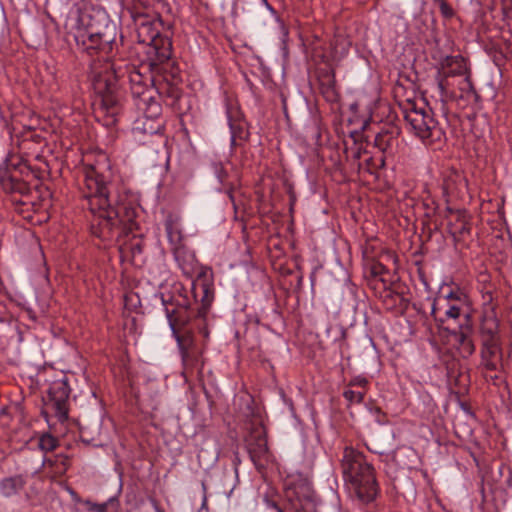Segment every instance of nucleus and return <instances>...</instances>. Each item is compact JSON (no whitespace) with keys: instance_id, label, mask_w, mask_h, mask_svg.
Returning a JSON list of instances; mask_svg holds the SVG:
<instances>
[{"instance_id":"72a5a7b5","label":"nucleus","mask_w":512,"mask_h":512,"mask_svg":"<svg viewBox=\"0 0 512 512\" xmlns=\"http://www.w3.org/2000/svg\"><path fill=\"white\" fill-rule=\"evenodd\" d=\"M436 5L439 6L442 15L447 18L448 17V4L445 0H433Z\"/></svg>"},{"instance_id":"f3484780","label":"nucleus","mask_w":512,"mask_h":512,"mask_svg":"<svg viewBox=\"0 0 512 512\" xmlns=\"http://www.w3.org/2000/svg\"><path fill=\"white\" fill-rule=\"evenodd\" d=\"M226 114L231 133V147L234 148L241 145L242 142H246L250 133L238 107L228 105Z\"/></svg>"},{"instance_id":"bb28decb","label":"nucleus","mask_w":512,"mask_h":512,"mask_svg":"<svg viewBox=\"0 0 512 512\" xmlns=\"http://www.w3.org/2000/svg\"><path fill=\"white\" fill-rule=\"evenodd\" d=\"M38 446L42 451H53L58 446V439L49 433H43L39 437Z\"/></svg>"},{"instance_id":"9d476101","label":"nucleus","mask_w":512,"mask_h":512,"mask_svg":"<svg viewBox=\"0 0 512 512\" xmlns=\"http://www.w3.org/2000/svg\"><path fill=\"white\" fill-rule=\"evenodd\" d=\"M467 59L461 54L450 53V106L454 103L457 108L464 109L476 97Z\"/></svg>"},{"instance_id":"ddd939ff","label":"nucleus","mask_w":512,"mask_h":512,"mask_svg":"<svg viewBox=\"0 0 512 512\" xmlns=\"http://www.w3.org/2000/svg\"><path fill=\"white\" fill-rule=\"evenodd\" d=\"M245 445L255 467L258 470L265 468L272 455L267 444V431L262 423L251 424Z\"/></svg>"},{"instance_id":"c756f323","label":"nucleus","mask_w":512,"mask_h":512,"mask_svg":"<svg viewBox=\"0 0 512 512\" xmlns=\"http://www.w3.org/2000/svg\"><path fill=\"white\" fill-rule=\"evenodd\" d=\"M498 474L500 478H504L503 483L507 487L512 486V471L508 465L504 463L500 464L498 467Z\"/></svg>"},{"instance_id":"a211bd4d","label":"nucleus","mask_w":512,"mask_h":512,"mask_svg":"<svg viewBox=\"0 0 512 512\" xmlns=\"http://www.w3.org/2000/svg\"><path fill=\"white\" fill-rule=\"evenodd\" d=\"M503 351L495 335L485 340L481 349V365L487 371H497L502 367Z\"/></svg>"},{"instance_id":"f8f14e48","label":"nucleus","mask_w":512,"mask_h":512,"mask_svg":"<svg viewBox=\"0 0 512 512\" xmlns=\"http://www.w3.org/2000/svg\"><path fill=\"white\" fill-rule=\"evenodd\" d=\"M285 499L289 512H317V497L307 480L292 482L285 490Z\"/></svg>"},{"instance_id":"39448f33","label":"nucleus","mask_w":512,"mask_h":512,"mask_svg":"<svg viewBox=\"0 0 512 512\" xmlns=\"http://www.w3.org/2000/svg\"><path fill=\"white\" fill-rule=\"evenodd\" d=\"M120 79L111 62H105L100 70L95 71L93 89L98 97L94 113L98 121L106 127L117 124L122 111L123 91Z\"/></svg>"},{"instance_id":"9b49d317","label":"nucleus","mask_w":512,"mask_h":512,"mask_svg":"<svg viewBox=\"0 0 512 512\" xmlns=\"http://www.w3.org/2000/svg\"><path fill=\"white\" fill-rule=\"evenodd\" d=\"M411 108L404 111V118L410 125L414 134L422 140H429L433 144V149H440L441 137L446 141L445 132L438 126V123L422 108H416L411 104Z\"/></svg>"},{"instance_id":"7c9ffc66","label":"nucleus","mask_w":512,"mask_h":512,"mask_svg":"<svg viewBox=\"0 0 512 512\" xmlns=\"http://www.w3.org/2000/svg\"><path fill=\"white\" fill-rule=\"evenodd\" d=\"M368 384H369V381L366 377L356 376L349 381L348 386L349 387L356 386V387L362 388V390H367Z\"/></svg>"},{"instance_id":"393cba45","label":"nucleus","mask_w":512,"mask_h":512,"mask_svg":"<svg viewBox=\"0 0 512 512\" xmlns=\"http://www.w3.org/2000/svg\"><path fill=\"white\" fill-rule=\"evenodd\" d=\"M184 367L193 368L196 367L201 359V351L198 347L190 348L180 352Z\"/></svg>"},{"instance_id":"5701e85b","label":"nucleus","mask_w":512,"mask_h":512,"mask_svg":"<svg viewBox=\"0 0 512 512\" xmlns=\"http://www.w3.org/2000/svg\"><path fill=\"white\" fill-rule=\"evenodd\" d=\"M27 478L22 474L4 477L0 480V494L4 498L18 495L26 486Z\"/></svg>"},{"instance_id":"6ab92c4d","label":"nucleus","mask_w":512,"mask_h":512,"mask_svg":"<svg viewBox=\"0 0 512 512\" xmlns=\"http://www.w3.org/2000/svg\"><path fill=\"white\" fill-rule=\"evenodd\" d=\"M320 93L327 102L335 103L339 100V92L336 87L335 71L331 66H325L316 70Z\"/></svg>"},{"instance_id":"49530a36","label":"nucleus","mask_w":512,"mask_h":512,"mask_svg":"<svg viewBox=\"0 0 512 512\" xmlns=\"http://www.w3.org/2000/svg\"><path fill=\"white\" fill-rule=\"evenodd\" d=\"M449 15H450V18H451V17H452V15H453V12H452V9H451V8H450Z\"/></svg>"},{"instance_id":"a19ab883","label":"nucleus","mask_w":512,"mask_h":512,"mask_svg":"<svg viewBox=\"0 0 512 512\" xmlns=\"http://www.w3.org/2000/svg\"><path fill=\"white\" fill-rule=\"evenodd\" d=\"M202 488H203V492L205 494L206 493V484H205V482H202ZM206 501H207V499H206V496L204 495L203 504H202L203 506L206 505Z\"/></svg>"},{"instance_id":"c85d7f7f","label":"nucleus","mask_w":512,"mask_h":512,"mask_svg":"<svg viewBox=\"0 0 512 512\" xmlns=\"http://www.w3.org/2000/svg\"><path fill=\"white\" fill-rule=\"evenodd\" d=\"M365 394L366 390L354 391L351 389H347L343 392V397L348 401L349 404H360L363 402Z\"/></svg>"},{"instance_id":"58836bf2","label":"nucleus","mask_w":512,"mask_h":512,"mask_svg":"<svg viewBox=\"0 0 512 512\" xmlns=\"http://www.w3.org/2000/svg\"><path fill=\"white\" fill-rule=\"evenodd\" d=\"M26 312H27V314H28V316H29V318H30L31 320H33V321H35V320H36V318H37V317H36V314H35V312H34L32 309H27V311H26Z\"/></svg>"},{"instance_id":"dca6fc26","label":"nucleus","mask_w":512,"mask_h":512,"mask_svg":"<svg viewBox=\"0 0 512 512\" xmlns=\"http://www.w3.org/2000/svg\"><path fill=\"white\" fill-rule=\"evenodd\" d=\"M400 134L401 129L398 125L387 123L376 134L374 144L386 156L392 157L398 152L400 147Z\"/></svg>"},{"instance_id":"de8ad7c7","label":"nucleus","mask_w":512,"mask_h":512,"mask_svg":"<svg viewBox=\"0 0 512 512\" xmlns=\"http://www.w3.org/2000/svg\"><path fill=\"white\" fill-rule=\"evenodd\" d=\"M445 367L448 369V363L444 362Z\"/></svg>"},{"instance_id":"4c0bfd02","label":"nucleus","mask_w":512,"mask_h":512,"mask_svg":"<svg viewBox=\"0 0 512 512\" xmlns=\"http://www.w3.org/2000/svg\"><path fill=\"white\" fill-rule=\"evenodd\" d=\"M442 189L445 196L448 193V180L446 178L443 179Z\"/></svg>"},{"instance_id":"cd10ccee","label":"nucleus","mask_w":512,"mask_h":512,"mask_svg":"<svg viewBox=\"0 0 512 512\" xmlns=\"http://www.w3.org/2000/svg\"><path fill=\"white\" fill-rule=\"evenodd\" d=\"M455 401L457 405L467 414L472 416L473 413L471 411V407L466 400V398L463 397V393L461 391H454L450 388V402Z\"/></svg>"},{"instance_id":"6e6552de","label":"nucleus","mask_w":512,"mask_h":512,"mask_svg":"<svg viewBox=\"0 0 512 512\" xmlns=\"http://www.w3.org/2000/svg\"><path fill=\"white\" fill-rule=\"evenodd\" d=\"M74 39L77 47L89 55L98 51L108 52L115 40L114 27L108 25H97L93 19L82 14L78 17Z\"/></svg>"},{"instance_id":"a18cd8bd","label":"nucleus","mask_w":512,"mask_h":512,"mask_svg":"<svg viewBox=\"0 0 512 512\" xmlns=\"http://www.w3.org/2000/svg\"><path fill=\"white\" fill-rule=\"evenodd\" d=\"M155 509L157 512H165L162 508H160L157 504H155Z\"/></svg>"},{"instance_id":"1a4fd4ad","label":"nucleus","mask_w":512,"mask_h":512,"mask_svg":"<svg viewBox=\"0 0 512 512\" xmlns=\"http://www.w3.org/2000/svg\"><path fill=\"white\" fill-rule=\"evenodd\" d=\"M30 173V168L21 161L8 163L5 169L0 170V184L5 192L12 194L10 202L20 214L30 211L35 205L30 200L31 187L22 179V176Z\"/></svg>"},{"instance_id":"e433bc0d","label":"nucleus","mask_w":512,"mask_h":512,"mask_svg":"<svg viewBox=\"0 0 512 512\" xmlns=\"http://www.w3.org/2000/svg\"><path fill=\"white\" fill-rule=\"evenodd\" d=\"M267 502V505L268 507L272 508V509H278L280 506L275 502V501H272V500H266Z\"/></svg>"},{"instance_id":"412c9836","label":"nucleus","mask_w":512,"mask_h":512,"mask_svg":"<svg viewBox=\"0 0 512 512\" xmlns=\"http://www.w3.org/2000/svg\"><path fill=\"white\" fill-rule=\"evenodd\" d=\"M445 300L443 297H438L434 300L432 304L431 313L436 322V335H434V342H437V338L439 341L445 346L448 343V327L445 326V317L448 316V310L442 311L439 307L440 303Z\"/></svg>"},{"instance_id":"2f4dec72","label":"nucleus","mask_w":512,"mask_h":512,"mask_svg":"<svg viewBox=\"0 0 512 512\" xmlns=\"http://www.w3.org/2000/svg\"><path fill=\"white\" fill-rule=\"evenodd\" d=\"M255 5L264 6L267 10L275 17H277V11L269 4L268 0H249Z\"/></svg>"},{"instance_id":"423d86ee","label":"nucleus","mask_w":512,"mask_h":512,"mask_svg":"<svg viewBox=\"0 0 512 512\" xmlns=\"http://www.w3.org/2000/svg\"><path fill=\"white\" fill-rule=\"evenodd\" d=\"M131 18L135 24L137 39L139 43L147 44L146 58L153 69H170L173 74L177 73V62L172 58V40L162 35L156 24L147 14L134 12L128 8Z\"/></svg>"},{"instance_id":"f704fd0d","label":"nucleus","mask_w":512,"mask_h":512,"mask_svg":"<svg viewBox=\"0 0 512 512\" xmlns=\"http://www.w3.org/2000/svg\"><path fill=\"white\" fill-rule=\"evenodd\" d=\"M384 269H385L384 266L382 264L378 263L376 265H373V267L371 269V273L374 276H378L384 271Z\"/></svg>"},{"instance_id":"c9c22d12","label":"nucleus","mask_w":512,"mask_h":512,"mask_svg":"<svg viewBox=\"0 0 512 512\" xmlns=\"http://www.w3.org/2000/svg\"><path fill=\"white\" fill-rule=\"evenodd\" d=\"M94 511L96 512H107V503L95 504Z\"/></svg>"},{"instance_id":"2eb2a0df","label":"nucleus","mask_w":512,"mask_h":512,"mask_svg":"<svg viewBox=\"0 0 512 512\" xmlns=\"http://www.w3.org/2000/svg\"><path fill=\"white\" fill-rule=\"evenodd\" d=\"M455 219L456 223L450 227V235H452L455 245V251L459 253L458 264H466L467 259V244L466 240L470 236V226L467 220L465 211L456 210L450 208V224Z\"/></svg>"},{"instance_id":"4468645a","label":"nucleus","mask_w":512,"mask_h":512,"mask_svg":"<svg viewBox=\"0 0 512 512\" xmlns=\"http://www.w3.org/2000/svg\"><path fill=\"white\" fill-rule=\"evenodd\" d=\"M70 393L71 388L66 376L53 381L47 391L46 410L51 411L61 423L68 419Z\"/></svg>"},{"instance_id":"20e7f679","label":"nucleus","mask_w":512,"mask_h":512,"mask_svg":"<svg viewBox=\"0 0 512 512\" xmlns=\"http://www.w3.org/2000/svg\"><path fill=\"white\" fill-rule=\"evenodd\" d=\"M456 266L450 276V346L459 357L467 358L475 351L471 276L467 264L456 263Z\"/></svg>"},{"instance_id":"b1692460","label":"nucleus","mask_w":512,"mask_h":512,"mask_svg":"<svg viewBox=\"0 0 512 512\" xmlns=\"http://www.w3.org/2000/svg\"><path fill=\"white\" fill-rule=\"evenodd\" d=\"M446 65H448V56L444 58V61L441 63V66L437 68V72L435 75L436 87L438 89L439 97L443 102V115L447 116V111L445 109V102L448 97V72L446 71Z\"/></svg>"},{"instance_id":"aec40b11","label":"nucleus","mask_w":512,"mask_h":512,"mask_svg":"<svg viewBox=\"0 0 512 512\" xmlns=\"http://www.w3.org/2000/svg\"><path fill=\"white\" fill-rule=\"evenodd\" d=\"M171 252L183 274L191 277L197 267V259L194 252L185 243L172 247Z\"/></svg>"},{"instance_id":"7ed1b4c3","label":"nucleus","mask_w":512,"mask_h":512,"mask_svg":"<svg viewBox=\"0 0 512 512\" xmlns=\"http://www.w3.org/2000/svg\"><path fill=\"white\" fill-rule=\"evenodd\" d=\"M180 72L178 65L175 75H171L169 68L152 69L148 58L138 68L132 67L128 70L127 77L135 106L147 119L155 120L162 115V106L156 99V94L174 112L182 114L189 108L184 103Z\"/></svg>"},{"instance_id":"473e14b6","label":"nucleus","mask_w":512,"mask_h":512,"mask_svg":"<svg viewBox=\"0 0 512 512\" xmlns=\"http://www.w3.org/2000/svg\"><path fill=\"white\" fill-rule=\"evenodd\" d=\"M214 168H215V173L217 175V178L222 183L225 180L226 175H227L225 170H224V168H223V166L221 164H216L214 166Z\"/></svg>"},{"instance_id":"a878e982","label":"nucleus","mask_w":512,"mask_h":512,"mask_svg":"<svg viewBox=\"0 0 512 512\" xmlns=\"http://www.w3.org/2000/svg\"><path fill=\"white\" fill-rule=\"evenodd\" d=\"M383 297V304L387 310H393L402 306L404 298L397 292L386 290Z\"/></svg>"},{"instance_id":"ea45409f","label":"nucleus","mask_w":512,"mask_h":512,"mask_svg":"<svg viewBox=\"0 0 512 512\" xmlns=\"http://www.w3.org/2000/svg\"><path fill=\"white\" fill-rule=\"evenodd\" d=\"M228 196H229V199L231 200V202H232V204H233V207L236 209L235 199H234V196H233L232 190H229V191H228Z\"/></svg>"},{"instance_id":"79ce46f5","label":"nucleus","mask_w":512,"mask_h":512,"mask_svg":"<svg viewBox=\"0 0 512 512\" xmlns=\"http://www.w3.org/2000/svg\"><path fill=\"white\" fill-rule=\"evenodd\" d=\"M154 2H157V3H160L162 4L163 6H168V2L167 0H153Z\"/></svg>"},{"instance_id":"f257e3e1","label":"nucleus","mask_w":512,"mask_h":512,"mask_svg":"<svg viewBox=\"0 0 512 512\" xmlns=\"http://www.w3.org/2000/svg\"><path fill=\"white\" fill-rule=\"evenodd\" d=\"M82 198L95 219L91 232L102 241H117L132 235L119 246L122 258L130 256L133 264L142 261L144 240L136 234V207L120 177L112 170L108 161L86 166L80 186Z\"/></svg>"},{"instance_id":"8fccbe9b","label":"nucleus","mask_w":512,"mask_h":512,"mask_svg":"<svg viewBox=\"0 0 512 512\" xmlns=\"http://www.w3.org/2000/svg\"><path fill=\"white\" fill-rule=\"evenodd\" d=\"M157 130H159V127H156V129L154 130V132H156ZM151 133H153V131H151Z\"/></svg>"},{"instance_id":"09e8293b","label":"nucleus","mask_w":512,"mask_h":512,"mask_svg":"<svg viewBox=\"0 0 512 512\" xmlns=\"http://www.w3.org/2000/svg\"><path fill=\"white\" fill-rule=\"evenodd\" d=\"M449 353H450V355H453V356H454V353L452 352V350H451V349L449 350Z\"/></svg>"},{"instance_id":"37998d69","label":"nucleus","mask_w":512,"mask_h":512,"mask_svg":"<svg viewBox=\"0 0 512 512\" xmlns=\"http://www.w3.org/2000/svg\"><path fill=\"white\" fill-rule=\"evenodd\" d=\"M277 512H289L287 511V503L285 504L284 508L282 507H279L278 509H276Z\"/></svg>"},{"instance_id":"c03bdc74","label":"nucleus","mask_w":512,"mask_h":512,"mask_svg":"<svg viewBox=\"0 0 512 512\" xmlns=\"http://www.w3.org/2000/svg\"><path fill=\"white\" fill-rule=\"evenodd\" d=\"M353 157L356 158V159L360 158V151L357 150L356 152H354L353 153Z\"/></svg>"},{"instance_id":"4be33fe9","label":"nucleus","mask_w":512,"mask_h":512,"mask_svg":"<svg viewBox=\"0 0 512 512\" xmlns=\"http://www.w3.org/2000/svg\"><path fill=\"white\" fill-rule=\"evenodd\" d=\"M164 228L171 248L184 243V234L179 216L169 213L164 220Z\"/></svg>"},{"instance_id":"f03ea898","label":"nucleus","mask_w":512,"mask_h":512,"mask_svg":"<svg viewBox=\"0 0 512 512\" xmlns=\"http://www.w3.org/2000/svg\"><path fill=\"white\" fill-rule=\"evenodd\" d=\"M192 297L182 283H175L168 293H161V303L180 352L197 347L194 331L209 336L206 316L214 299L212 284L193 282Z\"/></svg>"},{"instance_id":"0eeeda50","label":"nucleus","mask_w":512,"mask_h":512,"mask_svg":"<svg viewBox=\"0 0 512 512\" xmlns=\"http://www.w3.org/2000/svg\"><path fill=\"white\" fill-rule=\"evenodd\" d=\"M341 470L344 480L351 485L355 496L362 504H369L376 499L379 485L375 470L361 452L352 447H345Z\"/></svg>"}]
</instances>
